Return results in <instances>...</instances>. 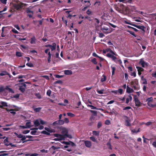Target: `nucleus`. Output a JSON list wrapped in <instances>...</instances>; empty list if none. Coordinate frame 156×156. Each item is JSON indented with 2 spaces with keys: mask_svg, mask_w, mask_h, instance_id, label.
<instances>
[{
  "mask_svg": "<svg viewBox=\"0 0 156 156\" xmlns=\"http://www.w3.org/2000/svg\"><path fill=\"white\" fill-rule=\"evenodd\" d=\"M102 76L103 77V78H102L101 80V82L105 81L106 79V77L105 75H103Z\"/></svg>",
  "mask_w": 156,
  "mask_h": 156,
  "instance_id": "35",
  "label": "nucleus"
},
{
  "mask_svg": "<svg viewBox=\"0 0 156 156\" xmlns=\"http://www.w3.org/2000/svg\"><path fill=\"white\" fill-rule=\"evenodd\" d=\"M40 124L42 125H44V124L47 125V123L46 122L44 121L43 120L41 119H40Z\"/></svg>",
  "mask_w": 156,
  "mask_h": 156,
  "instance_id": "32",
  "label": "nucleus"
},
{
  "mask_svg": "<svg viewBox=\"0 0 156 156\" xmlns=\"http://www.w3.org/2000/svg\"><path fill=\"white\" fill-rule=\"evenodd\" d=\"M44 127H34L33 128H31L30 129L31 130H33L31 131L30 132V134L32 135H36V133L37 132L36 130H37L38 129H43Z\"/></svg>",
  "mask_w": 156,
  "mask_h": 156,
  "instance_id": "7",
  "label": "nucleus"
},
{
  "mask_svg": "<svg viewBox=\"0 0 156 156\" xmlns=\"http://www.w3.org/2000/svg\"><path fill=\"white\" fill-rule=\"evenodd\" d=\"M34 123L35 126V127H37L39 126L40 124V119L36 120L34 121Z\"/></svg>",
  "mask_w": 156,
  "mask_h": 156,
  "instance_id": "16",
  "label": "nucleus"
},
{
  "mask_svg": "<svg viewBox=\"0 0 156 156\" xmlns=\"http://www.w3.org/2000/svg\"><path fill=\"white\" fill-rule=\"evenodd\" d=\"M64 123V120H59L55 121L53 122L52 125L53 126H55L63 125Z\"/></svg>",
  "mask_w": 156,
  "mask_h": 156,
  "instance_id": "4",
  "label": "nucleus"
},
{
  "mask_svg": "<svg viewBox=\"0 0 156 156\" xmlns=\"http://www.w3.org/2000/svg\"><path fill=\"white\" fill-rule=\"evenodd\" d=\"M62 21L63 22L66 24V25H67V24L68 23V21L67 20H64V17H62Z\"/></svg>",
  "mask_w": 156,
  "mask_h": 156,
  "instance_id": "59",
  "label": "nucleus"
},
{
  "mask_svg": "<svg viewBox=\"0 0 156 156\" xmlns=\"http://www.w3.org/2000/svg\"><path fill=\"white\" fill-rule=\"evenodd\" d=\"M126 31L130 33V34L133 35V36H134L135 37H136V35H135V33L134 32H132L130 30H126Z\"/></svg>",
  "mask_w": 156,
  "mask_h": 156,
  "instance_id": "38",
  "label": "nucleus"
},
{
  "mask_svg": "<svg viewBox=\"0 0 156 156\" xmlns=\"http://www.w3.org/2000/svg\"><path fill=\"white\" fill-rule=\"evenodd\" d=\"M133 96L134 97V100L135 102L136 106H141L142 103L139 101L136 95H133Z\"/></svg>",
  "mask_w": 156,
  "mask_h": 156,
  "instance_id": "5",
  "label": "nucleus"
},
{
  "mask_svg": "<svg viewBox=\"0 0 156 156\" xmlns=\"http://www.w3.org/2000/svg\"><path fill=\"white\" fill-rule=\"evenodd\" d=\"M151 102H147V104L150 107L153 108V107H156V104H154V105L152 104L151 103Z\"/></svg>",
  "mask_w": 156,
  "mask_h": 156,
  "instance_id": "29",
  "label": "nucleus"
},
{
  "mask_svg": "<svg viewBox=\"0 0 156 156\" xmlns=\"http://www.w3.org/2000/svg\"><path fill=\"white\" fill-rule=\"evenodd\" d=\"M12 107H14V108H15L14 109H9V110L7 109V111L8 112H10L11 111H18L20 109H21V108H19V107H17L14 105H13L12 106Z\"/></svg>",
  "mask_w": 156,
  "mask_h": 156,
  "instance_id": "9",
  "label": "nucleus"
},
{
  "mask_svg": "<svg viewBox=\"0 0 156 156\" xmlns=\"http://www.w3.org/2000/svg\"><path fill=\"white\" fill-rule=\"evenodd\" d=\"M26 12L28 14L29 13H31V14H28V16L30 18L32 17L33 15L34 14V12L33 11H31L29 8H27L26 11Z\"/></svg>",
  "mask_w": 156,
  "mask_h": 156,
  "instance_id": "10",
  "label": "nucleus"
},
{
  "mask_svg": "<svg viewBox=\"0 0 156 156\" xmlns=\"http://www.w3.org/2000/svg\"><path fill=\"white\" fill-rule=\"evenodd\" d=\"M136 68L137 69L138 71L143 72L144 71V69L141 67L136 66Z\"/></svg>",
  "mask_w": 156,
  "mask_h": 156,
  "instance_id": "34",
  "label": "nucleus"
},
{
  "mask_svg": "<svg viewBox=\"0 0 156 156\" xmlns=\"http://www.w3.org/2000/svg\"><path fill=\"white\" fill-rule=\"evenodd\" d=\"M26 138V136L23 135V137L21 138V140L22 141L23 143L27 142L28 141L33 140H25Z\"/></svg>",
  "mask_w": 156,
  "mask_h": 156,
  "instance_id": "12",
  "label": "nucleus"
},
{
  "mask_svg": "<svg viewBox=\"0 0 156 156\" xmlns=\"http://www.w3.org/2000/svg\"><path fill=\"white\" fill-rule=\"evenodd\" d=\"M60 128L61 130H62L61 133L65 138L68 137L69 138H72V136L68 134V130L65 127H58Z\"/></svg>",
  "mask_w": 156,
  "mask_h": 156,
  "instance_id": "1",
  "label": "nucleus"
},
{
  "mask_svg": "<svg viewBox=\"0 0 156 156\" xmlns=\"http://www.w3.org/2000/svg\"><path fill=\"white\" fill-rule=\"evenodd\" d=\"M51 127H45V129L46 130H44L42 131L41 133L47 135H49L50 133H54L55 132V131L54 129H50L49 128Z\"/></svg>",
  "mask_w": 156,
  "mask_h": 156,
  "instance_id": "3",
  "label": "nucleus"
},
{
  "mask_svg": "<svg viewBox=\"0 0 156 156\" xmlns=\"http://www.w3.org/2000/svg\"><path fill=\"white\" fill-rule=\"evenodd\" d=\"M139 64H141L143 67H144L145 66H148V63L145 62L144 60H141L139 62Z\"/></svg>",
  "mask_w": 156,
  "mask_h": 156,
  "instance_id": "11",
  "label": "nucleus"
},
{
  "mask_svg": "<svg viewBox=\"0 0 156 156\" xmlns=\"http://www.w3.org/2000/svg\"><path fill=\"white\" fill-rule=\"evenodd\" d=\"M6 151H3L0 152V156H5L8 155V154L5 153Z\"/></svg>",
  "mask_w": 156,
  "mask_h": 156,
  "instance_id": "25",
  "label": "nucleus"
},
{
  "mask_svg": "<svg viewBox=\"0 0 156 156\" xmlns=\"http://www.w3.org/2000/svg\"><path fill=\"white\" fill-rule=\"evenodd\" d=\"M30 132V130H25L22 131V133L24 134H26L29 133Z\"/></svg>",
  "mask_w": 156,
  "mask_h": 156,
  "instance_id": "53",
  "label": "nucleus"
},
{
  "mask_svg": "<svg viewBox=\"0 0 156 156\" xmlns=\"http://www.w3.org/2000/svg\"><path fill=\"white\" fill-rule=\"evenodd\" d=\"M91 61L94 64H97V62L96 61V59L95 58L92 59Z\"/></svg>",
  "mask_w": 156,
  "mask_h": 156,
  "instance_id": "46",
  "label": "nucleus"
},
{
  "mask_svg": "<svg viewBox=\"0 0 156 156\" xmlns=\"http://www.w3.org/2000/svg\"><path fill=\"white\" fill-rule=\"evenodd\" d=\"M133 87L134 88V89L135 90H138L139 89V87L137 86H138L135 85H133Z\"/></svg>",
  "mask_w": 156,
  "mask_h": 156,
  "instance_id": "58",
  "label": "nucleus"
},
{
  "mask_svg": "<svg viewBox=\"0 0 156 156\" xmlns=\"http://www.w3.org/2000/svg\"><path fill=\"white\" fill-rule=\"evenodd\" d=\"M5 88H4L2 86L0 87V92H3L5 91Z\"/></svg>",
  "mask_w": 156,
  "mask_h": 156,
  "instance_id": "55",
  "label": "nucleus"
},
{
  "mask_svg": "<svg viewBox=\"0 0 156 156\" xmlns=\"http://www.w3.org/2000/svg\"><path fill=\"white\" fill-rule=\"evenodd\" d=\"M41 109V108L38 107L34 109V111L36 112H39Z\"/></svg>",
  "mask_w": 156,
  "mask_h": 156,
  "instance_id": "31",
  "label": "nucleus"
},
{
  "mask_svg": "<svg viewBox=\"0 0 156 156\" xmlns=\"http://www.w3.org/2000/svg\"><path fill=\"white\" fill-rule=\"evenodd\" d=\"M104 91V90H97V92L99 94H103V91Z\"/></svg>",
  "mask_w": 156,
  "mask_h": 156,
  "instance_id": "49",
  "label": "nucleus"
},
{
  "mask_svg": "<svg viewBox=\"0 0 156 156\" xmlns=\"http://www.w3.org/2000/svg\"><path fill=\"white\" fill-rule=\"evenodd\" d=\"M110 123V121L108 120H106L105 122V124L107 125H109Z\"/></svg>",
  "mask_w": 156,
  "mask_h": 156,
  "instance_id": "60",
  "label": "nucleus"
},
{
  "mask_svg": "<svg viewBox=\"0 0 156 156\" xmlns=\"http://www.w3.org/2000/svg\"><path fill=\"white\" fill-rule=\"evenodd\" d=\"M16 55L17 56L20 57L22 56V53L20 52H16Z\"/></svg>",
  "mask_w": 156,
  "mask_h": 156,
  "instance_id": "43",
  "label": "nucleus"
},
{
  "mask_svg": "<svg viewBox=\"0 0 156 156\" xmlns=\"http://www.w3.org/2000/svg\"><path fill=\"white\" fill-rule=\"evenodd\" d=\"M142 80L143 81V83L144 84H147V80L145 79H142Z\"/></svg>",
  "mask_w": 156,
  "mask_h": 156,
  "instance_id": "62",
  "label": "nucleus"
},
{
  "mask_svg": "<svg viewBox=\"0 0 156 156\" xmlns=\"http://www.w3.org/2000/svg\"><path fill=\"white\" fill-rule=\"evenodd\" d=\"M130 75L131 76L135 77L136 76V72L134 71L133 72H131V73Z\"/></svg>",
  "mask_w": 156,
  "mask_h": 156,
  "instance_id": "61",
  "label": "nucleus"
},
{
  "mask_svg": "<svg viewBox=\"0 0 156 156\" xmlns=\"http://www.w3.org/2000/svg\"><path fill=\"white\" fill-rule=\"evenodd\" d=\"M5 89L7 90H8L9 91V92H13V90L9 88L8 86H6L5 88Z\"/></svg>",
  "mask_w": 156,
  "mask_h": 156,
  "instance_id": "36",
  "label": "nucleus"
},
{
  "mask_svg": "<svg viewBox=\"0 0 156 156\" xmlns=\"http://www.w3.org/2000/svg\"><path fill=\"white\" fill-rule=\"evenodd\" d=\"M105 51H107V52H109V53H112V54L114 53V51H113L110 48H108L105 49Z\"/></svg>",
  "mask_w": 156,
  "mask_h": 156,
  "instance_id": "41",
  "label": "nucleus"
},
{
  "mask_svg": "<svg viewBox=\"0 0 156 156\" xmlns=\"http://www.w3.org/2000/svg\"><path fill=\"white\" fill-rule=\"evenodd\" d=\"M90 139L93 142H97V141L96 139L94 136H91L90 137Z\"/></svg>",
  "mask_w": 156,
  "mask_h": 156,
  "instance_id": "42",
  "label": "nucleus"
},
{
  "mask_svg": "<svg viewBox=\"0 0 156 156\" xmlns=\"http://www.w3.org/2000/svg\"><path fill=\"white\" fill-rule=\"evenodd\" d=\"M127 27L129 28L132 29L134 31H135V32H137L138 31V30L136 28L133 27H131L129 26H127Z\"/></svg>",
  "mask_w": 156,
  "mask_h": 156,
  "instance_id": "47",
  "label": "nucleus"
},
{
  "mask_svg": "<svg viewBox=\"0 0 156 156\" xmlns=\"http://www.w3.org/2000/svg\"><path fill=\"white\" fill-rule=\"evenodd\" d=\"M19 90L22 93H23L25 90V88L23 87V86H20L19 88Z\"/></svg>",
  "mask_w": 156,
  "mask_h": 156,
  "instance_id": "28",
  "label": "nucleus"
},
{
  "mask_svg": "<svg viewBox=\"0 0 156 156\" xmlns=\"http://www.w3.org/2000/svg\"><path fill=\"white\" fill-rule=\"evenodd\" d=\"M88 107H90L91 108V109H98V108H97L96 107L93 106L91 105H87Z\"/></svg>",
  "mask_w": 156,
  "mask_h": 156,
  "instance_id": "33",
  "label": "nucleus"
},
{
  "mask_svg": "<svg viewBox=\"0 0 156 156\" xmlns=\"http://www.w3.org/2000/svg\"><path fill=\"white\" fill-rule=\"evenodd\" d=\"M92 55L94 57H98L99 58L101 59V61H102L104 60V59L103 58L98 56L95 52H94L93 53Z\"/></svg>",
  "mask_w": 156,
  "mask_h": 156,
  "instance_id": "23",
  "label": "nucleus"
},
{
  "mask_svg": "<svg viewBox=\"0 0 156 156\" xmlns=\"http://www.w3.org/2000/svg\"><path fill=\"white\" fill-rule=\"evenodd\" d=\"M62 82L61 80H58L55 81L54 83L55 84H56L57 83L62 84Z\"/></svg>",
  "mask_w": 156,
  "mask_h": 156,
  "instance_id": "56",
  "label": "nucleus"
},
{
  "mask_svg": "<svg viewBox=\"0 0 156 156\" xmlns=\"http://www.w3.org/2000/svg\"><path fill=\"white\" fill-rule=\"evenodd\" d=\"M23 3L20 4H15L14 5V9L17 10H20L22 8Z\"/></svg>",
  "mask_w": 156,
  "mask_h": 156,
  "instance_id": "6",
  "label": "nucleus"
},
{
  "mask_svg": "<svg viewBox=\"0 0 156 156\" xmlns=\"http://www.w3.org/2000/svg\"><path fill=\"white\" fill-rule=\"evenodd\" d=\"M84 19H87L90 21H91L92 20V19L91 17H89L88 16H85L84 17Z\"/></svg>",
  "mask_w": 156,
  "mask_h": 156,
  "instance_id": "45",
  "label": "nucleus"
},
{
  "mask_svg": "<svg viewBox=\"0 0 156 156\" xmlns=\"http://www.w3.org/2000/svg\"><path fill=\"white\" fill-rule=\"evenodd\" d=\"M12 31L13 33L15 34H18L19 33V32L18 31L16 30L15 28H13L12 30Z\"/></svg>",
  "mask_w": 156,
  "mask_h": 156,
  "instance_id": "52",
  "label": "nucleus"
},
{
  "mask_svg": "<svg viewBox=\"0 0 156 156\" xmlns=\"http://www.w3.org/2000/svg\"><path fill=\"white\" fill-rule=\"evenodd\" d=\"M140 128H139L137 129H131V131L132 132H133V133H136L140 131Z\"/></svg>",
  "mask_w": 156,
  "mask_h": 156,
  "instance_id": "26",
  "label": "nucleus"
},
{
  "mask_svg": "<svg viewBox=\"0 0 156 156\" xmlns=\"http://www.w3.org/2000/svg\"><path fill=\"white\" fill-rule=\"evenodd\" d=\"M152 124V122H148L145 123H144V122H142V124H145L147 126H149L151 125Z\"/></svg>",
  "mask_w": 156,
  "mask_h": 156,
  "instance_id": "51",
  "label": "nucleus"
},
{
  "mask_svg": "<svg viewBox=\"0 0 156 156\" xmlns=\"http://www.w3.org/2000/svg\"><path fill=\"white\" fill-rule=\"evenodd\" d=\"M59 140H64L65 137L62 134H60L59 135V136L58 137Z\"/></svg>",
  "mask_w": 156,
  "mask_h": 156,
  "instance_id": "27",
  "label": "nucleus"
},
{
  "mask_svg": "<svg viewBox=\"0 0 156 156\" xmlns=\"http://www.w3.org/2000/svg\"><path fill=\"white\" fill-rule=\"evenodd\" d=\"M153 98L152 97L148 98L146 100V101L147 102H152L153 101Z\"/></svg>",
  "mask_w": 156,
  "mask_h": 156,
  "instance_id": "37",
  "label": "nucleus"
},
{
  "mask_svg": "<svg viewBox=\"0 0 156 156\" xmlns=\"http://www.w3.org/2000/svg\"><path fill=\"white\" fill-rule=\"evenodd\" d=\"M30 40V43L31 44H34L35 43L36 39L35 37L34 36H33L32 38H31Z\"/></svg>",
  "mask_w": 156,
  "mask_h": 156,
  "instance_id": "18",
  "label": "nucleus"
},
{
  "mask_svg": "<svg viewBox=\"0 0 156 156\" xmlns=\"http://www.w3.org/2000/svg\"><path fill=\"white\" fill-rule=\"evenodd\" d=\"M26 65L30 67H32L34 66L33 64L31 62L27 63L26 64Z\"/></svg>",
  "mask_w": 156,
  "mask_h": 156,
  "instance_id": "48",
  "label": "nucleus"
},
{
  "mask_svg": "<svg viewBox=\"0 0 156 156\" xmlns=\"http://www.w3.org/2000/svg\"><path fill=\"white\" fill-rule=\"evenodd\" d=\"M68 116H70L71 117H73L75 116V115L73 113L71 112H68L67 113Z\"/></svg>",
  "mask_w": 156,
  "mask_h": 156,
  "instance_id": "39",
  "label": "nucleus"
},
{
  "mask_svg": "<svg viewBox=\"0 0 156 156\" xmlns=\"http://www.w3.org/2000/svg\"><path fill=\"white\" fill-rule=\"evenodd\" d=\"M128 72L130 73L131 71H133V69L132 67L131 66H129L128 68Z\"/></svg>",
  "mask_w": 156,
  "mask_h": 156,
  "instance_id": "63",
  "label": "nucleus"
},
{
  "mask_svg": "<svg viewBox=\"0 0 156 156\" xmlns=\"http://www.w3.org/2000/svg\"><path fill=\"white\" fill-rule=\"evenodd\" d=\"M107 145L108 147V148L110 150H112V147L111 145L109 142H108L107 143Z\"/></svg>",
  "mask_w": 156,
  "mask_h": 156,
  "instance_id": "50",
  "label": "nucleus"
},
{
  "mask_svg": "<svg viewBox=\"0 0 156 156\" xmlns=\"http://www.w3.org/2000/svg\"><path fill=\"white\" fill-rule=\"evenodd\" d=\"M132 26L139 29L141 30L144 32L145 31L144 29L145 27L144 26L137 25L135 24L132 25Z\"/></svg>",
  "mask_w": 156,
  "mask_h": 156,
  "instance_id": "8",
  "label": "nucleus"
},
{
  "mask_svg": "<svg viewBox=\"0 0 156 156\" xmlns=\"http://www.w3.org/2000/svg\"><path fill=\"white\" fill-rule=\"evenodd\" d=\"M93 134L96 136H98L99 134V132L96 131H93Z\"/></svg>",
  "mask_w": 156,
  "mask_h": 156,
  "instance_id": "30",
  "label": "nucleus"
},
{
  "mask_svg": "<svg viewBox=\"0 0 156 156\" xmlns=\"http://www.w3.org/2000/svg\"><path fill=\"white\" fill-rule=\"evenodd\" d=\"M134 91L133 90L128 86L126 87V92L128 93H132Z\"/></svg>",
  "mask_w": 156,
  "mask_h": 156,
  "instance_id": "17",
  "label": "nucleus"
},
{
  "mask_svg": "<svg viewBox=\"0 0 156 156\" xmlns=\"http://www.w3.org/2000/svg\"><path fill=\"white\" fill-rule=\"evenodd\" d=\"M35 95L39 99H40L41 98V95L39 93H36Z\"/></svg>",
  "mask_w": 156,
  "mask_h": 156,
  "instance_id": "40",
  "label": "nucleus"
},
{
  "mask_svg": "<svg viewBox=\"0 0 156 156\" xmlns=\"http://www.w3.org/2000/svg\"><path fill=\"white\" fill-rule=\"evenodd\" d=\"M51 91L49 90L47 92V94L49 96H50L51 94Z\"/></svg>",
  "mask_w": 156,
  "mask_h": 156,
  "instance_id": "54",
  "label": "nucleus"
},
{
  "mask_svg": "<svg viewBox=\"0 0 156 156\" xmlns=\"http://www.w3.org/2000/svg\"><path fill=\"white\" fill-rule=\"evenodd\" d=\"M56 45V44L55 43H53L52 45H51V46H50V47L52 51H53L55 49Z\"/></svg>",
  "mask_w": 156,
  "mask_h": 156,
  "instance_id": "19",
  "label": "nucleus"
},
{
  "mask_svg": "<svg viewBox=\"0 0 156 156\" xmlns=\"http://www.w3.org/2000/svg\"><path fill=\"white\" fill-rule=\"evenodd\" d=\"M15 134L16 135V136L17 137L20 138H21L23 137V135L21 134H18L17 133H15Z\"/></svg>",
  "mask_w": 156,
  "mask_h": 156,
  "instance_id": "57",
  "label": "nucleus"
},
{
  "mask_svg": "<svg viewBox=\"0 0 156 156\" xmlns=\"http://www.w3.org/2000/svg\"><path fill=\"white\" fill-rule=\"evenodd\" d=\"M117 91L120 94H122L123 90L122 89H119Z\"/></svg>",
  "mask_w": 156,
  "mask_h": 156,
  "instance_id": "64",
  "label": "nucleus"
},
{
  "mask_svg": "<svg viewBox=\"0 0 156 156\" xmlns=\"http://www.w3.org/2000/svg\"><path fill=\"white\" fill-rule=\"evenodd\" d=\"M84 144L85 146L87 147H90L91 146V142L89 141H85Z\"/></svg>",
  "mask_w": 156,
  "mask_h": 156,
  "instance_id": "13",
  "label": "nucleus"
},
{
  "mask_svg": "<svg viewBox=\"0 0 156 156\" xmlns=\"http://www.w3.org/2000/svg\"><path fill=\"white\" fill-rule=\"evenodd\" d=\"M111 68L112 69V75H113L114 74L115 71V67H111Z\"/></svg>",
  "mask_w": 156,
  "mask_h": 156,
  "instance_id": "44",
  "label": "nucleus"
},
{
  "mask_svg": "<svg viewBox=\"0 0 156 156\" xmlns=\"http://www.w3.org/2000/svg\"><path fill=\"white\" fill-rule=\"evenodd\" d=\"M101 30L105 33H107L106 31L108 30V28L107 27H101Z\"/></svg>",
  "mask_w": 156,
  "mask_h": 156,
  "instance_id": "21",
  "label": "nucleus"
},
{
  "mask_svg": "<svg viewBox=\"0 0 156 156\" xmlns=\"http://www.w3.org/2000/svg\"><path fill=\"white\" fill-rule=\"evenodd\" d=\"M1 105H0V107L2 108L3 107H7L8 105L6 102L2 101L1 102Z\"/></svg>",
  "mask_w": 156,
  "mask_h": 156,
  "instance_id": "24",
  "label": "nucleus"
},
{
  "mask_svg": "<svg viewBox=\"0 0 156 156\" xmlns=\"http://www.w3.org/2000/svg\"><path fill=\"white\" fill-rule=\"evenodd\" d=\"M64 74L67 75H71L72 74V72L68 70H65L64 71Z\"/></svg>",
  "mask_w": 156,
  "mask_h": 156,
  "instance_id": "20",
  "label": "nucleus"
},
{
  "mask_svg": "<svg viewBox=\"0 0 156 156\" xmlns=\"http://www.w3.org/2000/svg\"><path fill=\"white\" fill-rule=\"evenodd\" d=\"M132 85H135L138 86V82L137 80H135L134 81H132L131 82Z\"/></svg>",
  "mask_w": 156,
  "mask_h": 156,
  "instance_id": "22",
  "label": "nucleus"
},
{
  "mask_svg": "<svg viewBox=\"0 0 156 156\" xmlns=\"http://www.w3.org/2000/svg\"><path fill=\"white\" fill-rule=\"evenodd\" d=\"M5 75H8L10 77H11V75L9 74V73H8L6 71H3L2 72V73H0V76H3Z\"/></svg>",
  "mask_w": 156,
  "mask_h": 156,
  "instance_id": "15",
  "label": "nucleus"
},
{
  "mask_svg": "<svg viewBox=\"0 0 156 156\" xmlns=\"http://www.w3.org/2000/svg\"><path fill=\"white\" fill-rule=\"evenodd\" d=\"M4 143L5 144L6 146H8L9 145H10L11 146H13V145H12V143H9V141L8 140V138H6L4 140Z\"/></svg>",
  "mask_w": 156,
  "mask_h": 156,
  "instance_id": "14",
  "label": "nucleus"
},
{
  "mask_svg": "<svg viewBox=\"0 0 156 156\" xmlns=\"http://www.w3.org/2000/svg\"><path fill=\"white\" fill-rule=\"evenodd\" d=\"M117 55L116 53L115 52H114L113 54H112V53H108L106 54V56L108 58L112 59V60L114 61L115 62H117L116 61V60H117V58L115 56Z\"/></svg>",
  "mask_w": 156,
  "mask_h": 156,
  "instance_id": "2",
  "label": "nucleus"
}]
</instances>
